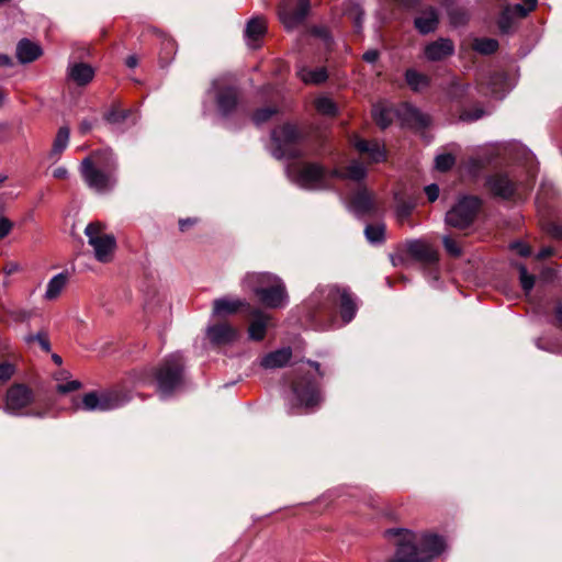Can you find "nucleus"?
Segmentation results:
<instances>
[{
	"label": "nucleus",
	"mask_w": 562,
	"mask_h": 562,
	"mask_svg": "<svg viewBox=\"0 0 562 562\" xmlns=\"http://www.w3.org/2000/svg\"><path fill=\"white\" fill-rule=\"evenodd\" d=\"M498 47L497 40L490 37L479 38L474 43V49L482 55H492L497 52Z\"/></svg>",
	"instance_id": "nucleus-43"
},
{
	"label": "nucleus",
	"mask_w": 562,
	"mask_h": 562,
	"mask_svg": "<svg viewBox=\"0 0 562 562\" xmlns=\"http://www.w3.org/2000/svg\"><path fill=\"white\" fill-rule=\"evenodd\" d=\"M206 336L215 346H226L237 340L239 333L228 323H216L206 329Z\"/></svg>",
	"instance_id": "nucleus-20"
},
{
	"label": "nucleus",
	"mask_w": 562,
	"mask_h": 562,
	"mask_svg": "<svg viewBox=\"0 0 562 562\" xmlns=\"http://www.w3.org/2000/svg\"><path fill=\"white\" fill-rule=\"evenodd\" d=\"M347 16L352 20L355 32L359 33L362 29L363 11L356 5L347 12Z\"/></svg>",
	"instance_id": "nucleus-52"
},
{
	"label": "nucleus",
	"mask_w": 562,
	"mask_h": 562,
	"mask_svg": "<svg viewBox=\"0 0 562 562\" xmlns=\"http://www.w3.org/2000/svg\"><path fill=\"white\" fill-rule=\"evenodd\" d=\"M486 114V111L482 105L476 103L473 108H462L459 113V120L465 123H472L482 119Z\"/></svg>",
	"instance_id": "nucleus-42"
},
{
	"label": "nucleus",
	"mask_w": 562,
	"mask_h": 562,
	"mask_svg": "<svg viewBox=\"0 0 562 562\" xmlns=\"http://www.w3.org/2000/svg\"><path fill=\"white\" fill-rule=\"evenodd\" d=\"M327 179L330 181V179H339V180H346L345 170H341L339 168H327Z\"/></svg>",
	"instance_id": "nucleus-62"
},
{
	"label": "nucleus",
	"mask_w": 562,
	"mask_h": 562,
	"mask_svg": "<svg viewBox=\"0 0 562 562\" xmlns=\"http://www.w3.org/2000/svg\"><path fill=\"white\" fill-rule=\"evenodd\" d=\"M439 187L436 183H431L425 187V193L429 202H435L439 196Z\"/></svg>",
	"instance_id": "nucleus-59"
},
{
	"label": "nucleus",
	"mask_w": 562,
	"mask_h": 562,
	"mask_svg": "<svg viewBox=\"0 0 562 562\" xmlns=\"http://www.w3.org/2000/svg\"><path fill=\"white\" fill-rule=\"evenodd\" d=\"M380 57V52L378 49H368L363 55L362 59L369 64L375 63Z\"/></svg>",
	"instance_id": "nucleus-61"
},
{
	"label": "nucleus",
	"mask_w": 562,
	"mask_h": 562,
	"mask_svg": "<svg viewBox=\"0 0 562 562\" xmlns=\"http://www.w3.org/2000/svg\"><path fill=\"white\" fill-rule=\"evenodd\" d=\"M514 18L512 14V8L505 7L498 15L497 26L502 34H508L513 27Z\"/></svg>",
	"instance_id": "nucleus-45"
},
{
	"label": "nucleus",
	"mask_w": 562,
	"mask_h": 562,
	"mask_svg": "<svg viewBox=\"0 0 562 562\" xmlns=\"http://www.w3.org/2000/svg\"><path fill=\"white\" fill-rule=\"evenodd\" d=\"M456 164V157L450 154H440L435 158V167L440 172H447L452 169Z\"/></svg>",
	"instance_id": "nucleus-48"
},
{
	"label": "nucleus",
	"mask_w": 562,
	"mask_h": 562,
	"mask_svg": "<svg viewBox=\"0 0 562 562\" xmlns=\"http://www.w3.org/2000/svg\"><path fill=\"white\" fill-rule=\"evenodd\" d=\"M345 176L346 180L361 182L367 178L368 171L360 161L353 160L349 166L346 167Z\"/></svg>",
	"instance_id": "nucleus-40"
},
{
	"label": "nucleus",
	"mask_w": 562,
	"mask_h": 562,
	"mask_svg": "<svg viewBox=\"0 0 562 562\" xmlns=\"http://www.w3.org/2000/svg\"><path fill=\"white\" fill-rule=\"evenodd\" d=\"M477 86L479 92L485 95L503 98L507 86V75L503 71H491L479 81Z\"/></svg>",
	"instance_id": "nucleus-19"
},
{
	"label": "nucleus",
	"mask_w": 562,
	"mask_h": 562,
	"mask_svg": "<svg viewBox=\"0 0 562 562\" xmlns=\"http://www.w3.org/2000/svg\"><path fill=\"white\" fill-rule=\"evenodd\" d=\"M251 307L245 299L229 300L228 297H220L213 301L212 314L215 317L223 318L238 312L247 313Z\"/></svg>",
	"instance_id": "nucleus-21"
},
{
	"label": "nucleus",
	"mask_w": 562,
	"mask_h": 562,
	"mask_svg": "<svg viewBox=\"0 0 562 562\" xmlns=\"http://www.w3.org/2000/svg\"><path fill=\"white\" fill-rule=\"evenodd\" d=\"M262 305L269 308L282 307L289 300L286 288L283 281L277 276L276 282H271L257 296Z\"/></svg>",
	"instance_id": "nucleus-18"
},
{
	"label": "nucleus",
	"mask_w": 562,
	"mask_h": 562,
	"mask_svg": "<svg viewBox=\"0 0 562 562\" xmlns=\"http://www.w3.org/2000/svg\"><path fill=\"white\" fill-rule=\"evenodd\" d=\"M13 227V223L7 217H0V240L5 238Z\"/></svg>",
	"instance_id": "nucleus-58"
},
{
	"label": "nucleus",
	"mask_w": 562,
	"mask_h": 562,
	"mask_svg": "<svg viewBox=\"0 0 562 562\" xmlns=\"http://www.w3.org/2000/svg\"><path fill=\"white\" fill-rule=\"evenodd\" d=\"M404 77L407 86L414 92H418L423 88H427L430 86V78L427 75L422 74L414 68L406 69Z\"/></svg>",
	"instance_id": "nucleus-33"
},
{
	"label": "nucleus",
	"mask_w": 562,
	"mask_h": 562,
	"mask_svg": "<svg viewBox=\"0 0 562 562\" xmlns=\"http://www.w3.org/2000/svg\"><path fill=\"white\" fill-rule=\"evenodd\" d=\"M134 116L132 109H122L119 103H113L103 119L111 125L122 126Z\"/></svg>",
	"instance_id": "nucleus-31"
},
{
	"label": "nucleus",
	"mask_w": 562,
	"mask_h": 562,
	"mask_svg": "<svg viewBox=\"0 0 562 562\" xmlns=\"http://www.w3.org/2000/svg\"><path fill=\"white\" fill-rule=\"evenodd\" d=\"M484 187L488 193L504 201L515 200L518 195V184L506 172H495L486 177Z\"/></svg>",
	"instance_id": "nucleus-11"
},
{
	"label": "nucleus",
	"mask_w": 562,
	"mask_h": 562,
	"mask_svg": "<svg viewBox=\"0 0 562 562\" xmlns=\"http://www.w3.org/2000/svg\"><path fill=\"white\" fill-rule=\"evenodd\" d=\"M80 173L85 183L99 193L111 191L117 181L115 176L95 168L90 159H82Z\"/></svg>",
	"instance_id": "nucleus-9"
},
{
	"label": "nucleus",
	"mask_w": 562,
	"mask_h": 562,
	"mask_svg": "<svg viewBox=\"0 0 562 562\" xmlns=\"http://www.w3.org/2000/svg\"><path fill=\"white\" fill-rule=\"evenodd\" d=\"M24 341L29 346L33 344H38L41 349L46 353L50 352L52 350L48 331L46 329H41L36 334L29 333L27 335H25Z\"/></svg>",
	"instance_id": "nucleus-37"
},
{
	"label": "nucleus",
	"mask_w": 562,
	"mask_h": 562,
	"mask_svg": "<svg viewBox=\"0 0 562 562\" xmlns=\"http://www.w3.org/2000/svg\"><path fill=\"white\" fill-rule=\"evenodd\" d=\"M69 135L70 131L67 126L59 127L57 135L54 139L52 150L49 153L50 158H55L56 160L59 158V156L68 145Z\"/></svg>",
	"instance_id": "nucleus-36"
},
{
	"label": "nucleus",
	"mask_w": 562,
	"mask_h": 562,
	"mask_svg": "<svg viewBox=\"0 0 562 562\" xmlns=\"http://www.w3.org/2000/svg\"><path fill=\"white\" fill-rule=\"evenodd\" d=\"M405 252L415 261L425 266H435L439 261V254L429 244L420 239H412L405 243Z\"/></svg>",
	"instance_id": "nucleus-16"
},
{
	"label": "nucleus",
	"mask_w": 562,
	"mask_h": 562,
	"mask_svg": "<svg viewBox=\"0 0 562 562\" xmlns=\"http://www.w3.org/2000/svg\"><path fill=\"white\" fill-rule=\"evenodd\" d=\"M356 297L348 288L330 284L317 288L306 302V317L316 329L328 328L336 313L344 324H349L357 314Z\"/></svg>",
	"instance_id": "nucleus-1"
},
{
	"label": "nucleus",
	"mask_w": 562,
	"mask_h": 562,
	"mask_svg": "<svg viewBox=\"0 0 562 562\" xmlns=\"http://www.w3.org/2000/svg\"><path fill=\"white\" fill-rule=\"evenodd\" d=\"M16 58L20 64H31L43 55L42 47L29 38H22L16 44Z\"/></svg>",
	"instance_id": "nucleus-27"
},
{
	"label": "nucleus",
	"mask_w": 562,
	"mask_h": 562,
	"mask_svg": "<svg viewBox=\"0 0 562 562\" xmlns=\"http://www.w3.org/2000/svg\"><path fill=\"white\" fill-rule=\"evenodd\" d=\"M15 364L4 361L0 363V384H4L15 374Z\"/></svg>",
	"instance_id": "nucleus-50"
},
{
	"label": "nucleus",
	"mask_w": 562,
	"mask_h": 562,
	"mask_svg": "<svg viewBox=\"0 0 562 562\" xmlns=\"http://www.w3.org/2000/svg\"><path fill=\"white\" fill-rule=\"evenodd\" d=\"M85 159H90L91 164L108 173L115 176L117 170V161L114 153L111 149H97L93 150Z\"/></svg>",
	"instance_id": "nucleus-24"
},
{
	"label": "nucleus",
	"mask_w": 562,
	"mask_h": 562,
	"mask_svg": "<svg viewBox=\"0 0 562 562\" xmlns=\"http://www.w3.org/2000/svg\"><path fill=\"white\" fill-rule=\"evenodd\" d=\"M350 203L353 210L361 215L370 214L375 209L373 196L367 188L358 190L352 195Z\"/></svg>",
	"instance_id": "nucleus-29"
},
{
	"label": "nucleus",
	"mask_w": 562,
	"mask_h": 562,
	"mask_svg": "<svg viewBox=\"0 0 562 562\" xmlns=\"http://www.w3.org/2000/svg\"><path fill=\"white\" fill-rule=\"evenodd\" d=\"M176 52H177L176 41L170 36L162 35L161 43H160V50H159L160 67H162V68L167 67L173 59Z\"/></svg>",
	"instance_id": "nucleus-34"
},
{
	"label": "nucleus",
	"mask_w": 562,
	"mask_h": 562,
	"mask_svg": "<svg viewBox=\"0 0 562 562\" xmlns=\"http://www.w3.org/2000/svg\"><path fill=\"white\" fill-rule=\"evenodd\" d=\"M291 391L294 397L289 405L290 415L313 412L323 402L321 383L312 372H299L291 382Z\"/></svg>",
	"instance_id": "nucleus-4"
},
{
	"label": "nucleus",
	"mask_w": 562,
	"mask_h": 562,
	"mask_svg": "<svg viewBox=\"0 0 562 562\" xmlns=\"http://www.w3.org/2000/svg\"><path fill=\"white\" fill-rule=\"evenodd\" d=\"M400 7L407 10H415L419 7L420 0H394Z\"/></svg>",
	"instance_id": "nucleus-63"
},
{
	"label": "nucleus",
	"mask_w": 562,
	"mask_h": 562,
	"mask_svg": "<svg viewBox=\"0 0 562 562\" xmlns=\"http://www.w3.org/2000/svg\"><path fill=\"white\" fill-rule=\"evenodd\" d=\"M396 204V214L400 218L404 220L411 216L414 204L407 200L398 199V195H395Z\"/></svg>",
	"instance_id": "nucleus-49"
},
{
	"label": "nucleus",
	"mask_w": 562,
	"mask_h": 562,
	"mask_svg": "<svg viewBox=\"0 0 562 562\" xmlns=\"http://www.w3.org/2000/svg\"><path fill=\"white\" fill-rule=\"evenodd\" d=\"M81 386H82V384H81L80 381L72 380V381H69L67 383L57 384L56 385V391L59 394H67L69 392H74V391L79 390Z\"/></svg>",
	"instance_id": "nucleus-54"
},
{
	"label": "nucleus",
	"mask_w": 562,
	"mask_h": 562,
	"mask_svg": "<svg viewBox=\"0 0 562 562\" xmlns=\"http://www.w3.org/2000/svg\"><path fill=\"white\" fill-rule=\"evenodd\" d=\"M69 77L78 86H87L94 77V69L86 63H76L69 68Z\"/></svg>",
	"instance_id": "nucleus-30"
},
{
	"label": "nucleus",
	"mask_w": 562,
	"mask_h": 562,
	"mask_svg": "<svg viewBox=\"0 0 562 562\" xmlns=\"http://www.w3.org/2000/svg\"><path fill=\"white\" fill-rule=\"evenodd\" d=\"M292 358V349L290 347L280 348L268 352L260 361V366L265 369H278L285 367Z\"/></svg>",
	"instance_id": "nucleus-28"
},
{
	"label": "nucleus",
	"mask_w": 562,
	"mask_h": 562,
	"mask_svg": "<svg viewBox=\"0 0 562 562\" xmlns=\"http://www.w3.org/2000/svg\"><path fill=\"white\" fill-rule=\"evenodd\" d=\"M449 18L453 25H464L468 22V14L463 9L449 10Z\"/></svg>",
	"instance_id": "nucleus-53"
},
{
	"label": "nucleus",
	"mask_w": 562,
	"mask_h": 562,
	"mask_svg": "<svg viewBox=\"0 0 562 562\" xmlns=\"http://www.w3.org/2000/svg\"><path fill=\"white\" fill-rule=\"evenodd\" d=\"M184 359L180 353H171L156 367L139 372V382L156 386L161 398L172 396L184 384Z\"/></svg>",
	"instance_id": "nucleus-3"
},
{
	"label": "nucleus",
	"mask_w": 562,
	"mask_h": 562,
	"mask_svg": "<svg viewBox=\"0 0 562 562\" xmlns=\"http://www.w3.org/2000/svg\"><path fill=\"white\" fill-rule=\"evenodd\" d=\"M317 112L327 116H336L338 114L337 104L327 97H321L315 101Z\"/></svg>",
	"instance_id": "nucleus-44"
},
{
	"label": "nucleus",
	"mask_w": 562,
	"mask_h": 562,
	"mask_svg": "<svg viewBox=\"0 0 562 562\" xmlns=\"http://www.w3.org/2000/svg\"><path fill=\"white\" fill-rule=\"evenodd\" d=\"M372 117L381 130H386L393 123L392 111L389 108L375 105L372 109Z\"/></svg>",
	"instance_id": "nucleus-38"
},
{
	"label": "nucleus",
	"mask_w": 562,
	"mask_h": 562,
	"mask_svg": "<svg viewBox=\"0 0 562 562\" xmlns=\"http://www.w3.org/2000/svg\"><path fill=\"white\" fill-rule=\"evenodd\" d=\"M291 180L310 191H327L334 188L327 179V168L315 161L292 162L286 168Z\"/></svg>",
	"instance_id": "nucleus-5"
},
{
	"label": "nucleus",
	"mask_w": 562,
	"mask_h": 562,
	"mask_svg": "<svg viewBox=\"0 0 562 562\" xmlns=\"http://www.w3.org/2000/svg\"><path fill=\"white\" fill-rule=\"evenodd\" d=\"M515 13L517 14L518 16L520 18H525L527 16V14L529 13V10L527 9L526 5L521 4V3H516L513 8H512V14Z\"/></svg>",
	"instance_id": "nucleus-64"
},
{
	"label": "nucleus",
	"mask_w": 562,
	"mask_h": 562,
	"mask_svg": "<svg viewBox=\"0 0 562 562\" xmlns=\"http://www.w3.org/2000/svg\"><path fill=\"white\" fill-rule=\"evenodd\" d=\"M213 88L218 113L225 119L232 116L239 105V89L232 85H217L216 81L213 82Z\"/></svg>",
	"instance_id": "nucleus-13"
},
{
	"label": "nucleus",
	"mask_w": 562,
	"mask_h": 562,
	"mask_svg": "<svg viewBox=\"0 0 562 562\" xmlns=\"http://www.w3.org/2000/svg\"><path fill=\"white\" fill-rule=\"evenodd\" d=\"M8 314L14 322L18 323L27 322L33 316V312L26 310H13L10 311Z\"/></svg>",
	"instance_id": "nucleus-55"
},
{
	"label": "nucleus",
	"mask_w": 562,
	"mask_h": 562,
	"mask_svg": "<svg viewBox=\"0 0 562 562\" xmlns=\"http://www.w3.org/2000/svg\"><path fill=\"white\" fill-rule=\"evenodd\" d=\"M251 318L248 326V338L251 341H262L267 335L270 317L259 308L251 306L247 312Z\"/></svg>",
	"instance_id": "nucleus-23"
},
{
	"label": "nucleus",
	"mask_w": 562,
	"mask_h": 562,
	"mask_svg": "<svg viewBox=\"0 0 562 562\" xmlns=\"http://www.w3.org/2000/svg\"><path fill=\"white\" fill-rule=\"evenodd\" d=\"M276 114H278V109L276 106L259 108L254 111L251 120L256 125H261L268 122Z\"/></svg>",
	"instance_id": "nucleus-46"
},
{
	"label": "nucleus",
	"mask_w": 562,
	"mask_h": 562,
	"mask_svg": "<svg viewBox=\"0 0 562 562\" xmlns=\"http://www.w3.org/2000/svg\"><path fill=\"white\" fill-rule=\"evenodd\" d=\"M512 249L516 250L517 254L521 257H529L531 255V248L527 244L522 241H514L512 244Z\"/></svg>",
	"instance_id": "nucleus-57"
},
{
	"label": "nucleus",
	"mask_w": 562,
	"mask_h": 562,
	"mask_svg": "<svg viewBox=\"0 0 562 562\" xmlns=\"http://www.w3.org/2000/svg\"><path fill=\"white\" fill-rule=\"evenodd\" d=\"M353 148L361 155L368 157V164H380L387 159V150L384 145L378 140H368L359 135H353L350 139Z\"/></svg>",
	"instance_id": "nucleus-15"
},
{
	"label": "nucleus",
	"mask_w": 562,
	"mask_h": 562,
	"mask_svg": "<svg viewBox=\"0 0 562 562\" xmlns=\"http://www.w3.org/2000/svg\"><path fill=\"white\" fill-rule=\"evenodd\" d=\"M483 205V200L477 195H462L446 213L445 222L456 229H468L474 224Z\"/></svg>",
	"instance_id": "nucleus-6"
},
{
	"label": "nucleus",
	"mask_w": 562,
	"mask_h": 562,
	"mask_svg": "<svg viewBox=\"0 0 562 562\" xmlns=\"http://www.w3.org/2000/svg\"><path fill=\"white\" fill-rule=\"evenodd\" d=\"M442 244H443L446 251L451 257L459 258L462 256V249L453 238H451L449 236H445L442 239Z\"/></svg>",
	"instance_id": "nucleus-51"
},
{
	"label": "nucleus",
	"mask_w": 562,
	"mask_h": 562,
	"mask_svg": "<svg viewBox=\"0 0 562 562\" xmlns=\"http://www.w3.org/2000/svg\"><path fill=\"white\" fill-rule=\"evenodd\" d=\"M277 276L271 272H248L243 279V286L255 293L256 296L271 282H276Z\"/></svg>",
	"instance_id": "nucleus-26"
},
{
	"label": "nucleus",
	"mask_w": 562,
	"mask_h": 562,
	"mask_svg": "<svg viewBox=\"0 0 562 562\" xmlns=\"http://www.w3.org/2000/svg\"><path fill=\"white\" fill-rule=\"evenodd\" d=\"M518 271H519L520 285H521L525 294L528 295L535 286L536 278L533 274L528 272L525 265H519Z\"/></svg>",
	"instance_id": "nucleus-47"
},
{
	"label": "nucleus",
	"mask_w": 562,
	"mask_h": 562,
	"mask_svg": "<svg viewBox=\"0 0 562 562\" xmlns=\"http://www.w3.org/2000/svg\"><path fill=\"white\" fill-rule=\"evenodd\" d=\"M552 325L562 330V302L559 301L553 307Z\"/></svg>",
	"instance_id": "nucleus-56"
},
{
	"label": "nucleus",
	"mask_w": 562,
	"mask_h": 562,
	"mask_svg": "<svg viewBox=\"0 0 562 562\" xmlns=\"http://www.w3.org/2000/svg\"><path fill=\"white\" fill-rule=\"evenodd\" d=\"M328 78L326 68H316L311 70H302V80L307 85H321Z\"/></svg>",
	"instance_id": "nucleus-41"
},
{
	"label": "nucleus",
	"mask_w": 562,
	"mask_h": 562,
	"mask_svg": "<svg viewBox=\"0 0 562 562\" xmlns=\"http://www.w3.org/2000/svg\"><path fill=\"white\" fill-rule=\"evenodd\" d=\"M67 281L68 274L66 272H60L54 276L47 284L45 297L47 300H55L56 297H58L63 289L67 284Z\"/></svg>",
	"instance_id": "nucleus-35"
},
{
	"label": "nucleus",
	"mask_w": 562,
	"mask_h": 562,
	"mask_svg": "<svg viewBox=\"0 0 562 562\" xmlns=\"http://www.w3.org/2000/svg\"><path fill=\"white\" fill-rule=\"evenodd\" d=\"M267 33L266 20L261 16L251 18L245 29V37L251 42L260 41Z\"/></svg>",
	"instance_id": "nucleus-32"
},
{
	"label": "nucleus",
	"mask_w": 562,
	"mask_h": 562,
	"mask_svg": "<svg viewBox=\"0 0 562 562\" xmlns=\"http://www.w3.org/2000/svg\"><path fill=\"white\" fill-rule=\"evenodd\" d=\"M414 18V27L422 35H428L437 31L440 18L437 8L434 5L419 7Z\"/></svg>",
	"instance_id": "nucleus-17"
},
{
	"label": "nucleus",
	"mask_w": 562,
	"mask_h": 562,
	"mask_svg": "<svg viewBox=\"0 0 562 562\" xmlns=\"http://www.w3.org/2000/svg\"><path fill=\"white\" fill-rule=\"evenodd\" d=\"M34 402V393L31 387L23 383H13L5 394V409L19 415Z\"/></svg>",
	"instance_id": "nucleus-14"
},
{
	"label": "nucleus",
	"mask_w": 562,
	"mask_h": 562,
	"mask_svg": "<svg viewBox=\"0 0 562 562\" xmlns=\"http://www.w3.org/2000/svg\"><path fill=\"white\" fill-rule=\"evenodd\" d=\"M104 226L100 222H92L87 225L85 234L88 243L93 247L98 261L109 262L116 247V240L113 235L103 234Z\"/></svg>",
	"instance_id": "nucleus-8"
},
{
	"label": "nucleus",
	"mask_w": 562,
	"mask_h": 562,
	"mask_svg": "<svg viewBox=\"0 0 562 562\" xmlns=\"http://www.w3.org/2000/svg\"><path fill=\"white\" fill-rule=\"evenodd\" d=\"M454 54V43L448 37H439L428 43L424 48L428 61H442Z\"/></svg>",
	"instance_id": "nucleus-22"
},
{
	"label": "nucleus",
	"mask_w": 562,
	"mask_h": 562,
	"mask_svg": "<svg viewBox=\"0 0 562 562\" xmlns=\"http://www.w3.org/2000/svg\"><path fill=\"white\" fill-rule=\"evenodd\" d=\"M364 236H366L367 240L371 244L384 243L385 225L383 223L368 224L364 228Z\"/></svg>",
	"instance_id": "nucleus-39"
},
{
	"label": "nucleus",
	"mask_w": 562,
	"mask_h": 562,
	"mask_svg": "<svg viewBox=\"0 0 562 562\" xmlns=\"http://www.w3.org/2000/svg\"><path fill=\"white\" fill-rule=\"evenodd\" d=\"M385 533L396 537L395 554L387 562H430L445 550L442 537L436 533H423L419 540L408 529L393 528Z\"/></svg>",
	"instance_id": "nucleus-2"
},
{
	"label": "nucleus",
	"mask_w": 562,
	"mask_h": 562,
	"mask_svg": "<svg viewBox=\"0 0 562 562\" xmlns=\"http://www.w3.org/2000/svg\"><path fill=\"white\" fill-rule=\"evenodd\" d=\"M310 0H297L292 7V0H281L278 5V16L286 30H293L301 25L310 11Z\"/></svg>",
	"instance_id": "nucleus-12"
},
{
	"label": "nucleus",
	"mask_w": 562,
	"mask_h": 562,
	"mask_svg": "<svg viewBox=\"0 0 562 562\" xmlns=\"http://www.w3.org/2000/svg\"><path fill=\"white\" fill-rule=\"evenodd\" d=\"M303 139V135L296 125L292 123H284L283 125L274 128L271 133V140L273 143L272 155L277 159H299L302 156V150L296 145Z\"/></svg>",
	"instance_id": "nucleus-7"
},
{
	"label": "nucleus",
	"mask_w": 562,
	"mask_h": 562,
	"mask_svg": "<svg viewBox=\"0 0 562 562\" xmlns=\"http://www.w3.org/2000/svg\"><path fill=\"white\" fill-rule=\"evenodd\" d=\"M121 405V396L117 392H97L91 391L82 396L81 403L74 402L76 409L86 412H105L116 408Z\"/></svg>",
	"instance_id": "nucleus-10"
},
{
	"label": "nucleus",
	"mask_w": 562,
	"mask_h": 562,
	"mask_svg": "<svg viewBox=\"0 0 562 562\" xmlns=\"http://www.w3.org/2000/svg\"><path fill=\"white\" fill-rule=\"evenodd\" d=\"M198 223L196 217H188L179 220V229L183 233L187 232L190 227L194 226Z\"/></svg>",
	"instance_id": "nucleus-60"
},
{
	"label": "nucleus",
	"mask_w": 562,
	"mask_h": 562,
	"mask_svg": "<svg viewBox=\"0 0 562 562\" xmlns=\"http://www.w3.org/2000/svg\"><path fill=\"white\" fill-rule=\"evenodd\" d=\"M402 119L408 127L415 131H424L431 125V116L412 104H406Z\"/></svg>",
	"instance_id": "nucleus-25"
}]
</instances>
